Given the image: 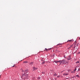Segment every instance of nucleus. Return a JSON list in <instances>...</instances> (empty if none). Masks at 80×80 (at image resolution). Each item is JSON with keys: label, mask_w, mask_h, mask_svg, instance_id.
<instances>
[{"label": "nucleus", "mask_w": 80, "mask_h": 80, "mask_svg": "<svg viewBox=\"0 0 80 80\" xmlns=\"http://www.w3.org/2000/svg\"><path fill=\"white\" fill-rule=\"evenodd\" d=\"M79 70H80V68L79 69Z\"/></svg>", "instance_id": "26"}, {"label": "nucleus", "mask_w": 80, "mask_h": 80, "mask_svg": "<svg viewBox=\"0 0 80 80\" xmlns=\"http://www.w3.org/2000/svg\"><path fill=\"white\" fill-rule=\"evenodd\" d=\"M50 50V49H47V48H45V50H44V51L45 50H47H47Z\"/></svg>", "instance_id": "7"}, {"label": "nucleus", "mask_w": 80, "mask_h": 80, "mask_svg": "<svg viewBox=\"0 0 80 80\" xmlns=\"http://www.w3.org/2000/svg\"><path fill=\"white\" fill-rule=\"evenodd\" d=\"M33 71H34V70H37V68H36L35 67H33Z\"/></svg>", "instance_id": "4"}, {"label": "nucleus", "mask_w": 80, "mask_h": 80, "mask_svg": "<svg viewBox=\"0 0 80 80\" xmlns=\"http://www.w3.org/2000/svg\"><path fill=\"white\" fill-rule=\"evenodd\" d=\"M72 46H73V45H72L71 46V47H70L69 48H68V49H69V48H71V47H72Z\"/></svg>", "instance_id": "12"}, {"label": "nucleus", "mask_w": 80, "mask_h": 80, "mask_svg": "<svg viewBox=\"0 0 80 80\" xmlns=\"http://www.w3.org/2000/svg\"><path fill=\"white\" fill-rule=\"evenodd\" d=\"M68 42H72V40H69V41H68Z\"/></svg>", "instance_id": "14"}, {"label": "nucleus", "mask_w": 80, "mask_h": 80, "mask_svg": "<svg viewBox=\"0 0 80 80\" xmlns=\"http://www.w3.org/2000/svg\"><path fill=\"white\" fill-rule=\"evenodd\" d=\"M60 65H63V64H67L68 62L67 61L65 60H60Z\"/></svg>", "instance_id": "2"}, {"label": "nucleus", "mask_w": 80, "mask_h": 80, "mask_svg": "<svg viewBox=\"0 0 80 80\" xmlns=\"http://www.w3.org/2000/svg\"><path fill=\"white\" fill-rule=\"evenodd\" d=\"M28 63V62H26V61L24 62L23 63Z\"/></svg>", "instance_id": "13"}, {"label": "nucleus", "mask_w": 80, "mask_h": 80, "mask_svg": "<svg viewBox=\"0 0 80 80\" xmlns=\"http://www.w3.org/2000/svg\"><path fill=\"white\" fill-rule=\"evenodd\" d=\"M79 71H80V69L79 68L78 69V72Z\"/></svg>", "instance_id": "20"}, {"label": "nucleus", "mask_w": 80, "mask_h": 80, "mask_svg": "<svg viewBox=\"0 0 80 80\" xmlns=\"http://www.w3.org/2000/svg\"><path fill=\"white\" fill-rule=\"evenodd\" d=\"M14 66H15L14 65V66H12V67H14Z\"/></svg>", "instance_id": "23"}, {"label": "nucleus", "mask_w": 80, "mask_h": 80, "mask_svg": "<svg viewBox=\"0 0 80 80\" xmlns=\"http://www.w3.org/2000/svg\"><path fill=\"white\" fill-rule=\"evenodd\" d=\"M53 76L55 77V76H57V74H56V73H55L53 75Z\"/></svg>", "instance_id": "9"}, {"label": "nucleus", "mask_w": 80, "mask_h": 80, "mask_svg": "<svg viewBox=\"0 0 80 80\" xmlns=\"http://www.w3.org/2000/svg\"><path fill=\"white\" fill-rule=\"evenodd\" d=\"M54 62L55 63H57L59 62L60 63V60L59 61H54Z\"/></svg>", "instance_id": "3"}, {"label": "nucleus", "mask_w": 80, "mask_h": 80, "mask_svg": "<svg viewBox=\"0 0 80 80\" xmlns=\"http://www.w3.org/2000/svg\"><path fill=\"white\" fill-rule=\"evenodd\" d=\"M76 76L78 77V78H79V77H80V76H79L78 75H76Z\"/></svg>", "instance_id": "11"}, {"label": "nucleus", "mask_w": 80, "mask_h": 80, "mask_svg": "<svg viewBox=\"0 0 80 80\" xmlns=\"http://www.w3.org/2000/svg\"><path fill=\"white\" fill-rule=\"evenodd\" d=\"M1 77H0V78Z\"/></svg>", "instance_id": "25"}, {"label": "nucleus", "mask_w": 80, "mask_h": 80, "mask_svg": "<svg viewBox=\"0 0 80 80\" xmlns=\"http://www.w3.org/2000/svg\"><path fill=\"white\" fill-rule=\"evenodd\" d=\"M75 45H76V46L77 47H78V44L77 43V44H75Z\"/></svg>", "instance_id": "16"}, {"label": "nucleus", "mask_w": 80, "mask_h": 80, "mask_svg": "<svg viewBox=\"0 0 80 80\" xmlns=\"http://www.w3.org/2000/svg\"><path fill=\"white\" fill-rule=\"evenodd\" d=\"M75 47H76V45H75L74 47V48H75Z\"/></svg>", "instance_id": "21"}, {"label": "nucleus", "mask_w": 80, "mask_h": 80, "mask_svg": "<svg viewBox=\"0 0 80 80\" xmlns=\"http://www.w3.org/2000/svg\"><path fill=\"white\" fill-rule=\"evenodd\" d=\"M33 62H32L29 63V65H33Z\"/></svg>", "instance_id": "6"}, {"label": "nucleus", "mask_w": 80, "mask_h": 80, "mask_svg": "<svg viewBox=\"0 0 80 80\" xmlns=\"http://www.w3.org/2000/svg\"><path fill=\"white\" fill-rule=\"evenodd\" d=\"M68 60H71V58L70 57V56H68Z\"/></svg>", "instance_id": "5"}, {"label": "nucleus", "mask_w": 80, "mask_h": 80, "mask_svg": "<svg viewBox=\"0 0 80 80\" xmlns=\"http://www.w3.org/2000/svg\"><path fill=\"white\" fill-rule=\"evenodd\" d=\"M42 74H45V72H42Z\"/></svg>", "instance_id": "17"}, {"label": "nucleus", "mask_w": 80, "mask_h": 80, "mask_svg": "<svg viewBox=\"0 0 80 80\" xmlns=\"http://www.w3.org/2000/svg\"><path fill=\"white\" fill-rule=\"evenodd\" d=\"M75 70H77V68H76L75 69Z\"/></svg>", "instance_id": "22"}, {"label": "nucleus", "mask_w": 80, "mask_h": 80, "mask_svg": "<svg viewBox=\"0 0 80 80\" xmlns=\"http://www.w3.org/2000/svg\"><path fill=\"white\" fill-rule=\"evenodd\" d=\"M76 63H79V61H77Z\"/></svg>", "instance_id": "15"}, {"label": "nucleus", "mask_w": 80, "mask_h": 80, "mask_svg": "<svg viewBox=\"0 0 80 80\" xmlns=\"http://www.w3.org/2000/svg\"><path fill=\"white\" fill-rule=\"evenodd\" d=\"M63 75H68V74L64 73V74H63Z\"/></svg>", "instance_id": "10"}, {"label": "nucleus", "mask_w": 80, "mask_h": 80, "mask_svg": "<svg viewBox=\"0 0 80 80\" xmlns=\"http://www.w3.org/2000/svg\"><path fill=\"white\" fill-rule=\"evenodd\" d=\"M28 70H25L24 71H23V70H22V75L24 76V77H26V78H27L28 77V74H26L27 73H28Z\"/></svg>", "instance_id": "1"}, {"label": "nucleus", "mask_w": 80, "mask_h": 80, "mask_svg": "<svg viewBox=\"0 0 80 80\" xmlns=\"http://www.w3.org/2000/svg\"><path fill=\"white\" fill-rule=\"evenodd\" d=\"M79 39H80V38H79Z\"/></svg>", "instance_id": "24"}, {"label": "nucleus", "mask_w": 80, "mask_h": 80, "mask_svg": "<svg viewBox=\"0 0 80 80\" xmlns=\"http://www.w3.org/2000/svg\"><path fill=\"white\" fill-rule=\"evenodd\" d=\"M75 71H76V70L75 69H74L73 70V71L72 72V73H75Z\"/></svg>", "instance_id": "8"}, {"label": "nucleus", "mask_w": 80, "mask_h": 80, "mask_svg": "<svg viewBox=\"0 0 80 80\" xmlns=\"http://www.w3.org/2000/svg\"><path fill=\"white\" fill-rule=\"evenodd\" d=\"M38 80H39V79H40V77H39L38 78Z\"/></svg>", "instance_id": "18"}, {"label": "nucleus", "mask_w": 80, "mask_h": 80, "mask_svg": "<svg viewBox=\"0 0 80 80\" xmlns=\"http://www.w3.org/2000/svg\"><path fill=\"white\" fill-rule=\"evenodd\" d=\"M60 77V76H58L57 77V78H59V77Z\"/></svg>", "instance_id": "19"}]
</instances>
